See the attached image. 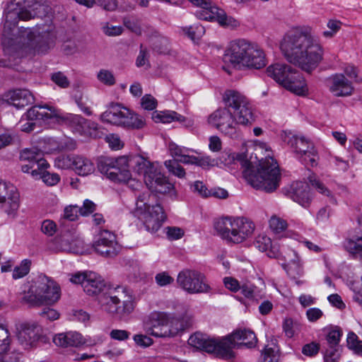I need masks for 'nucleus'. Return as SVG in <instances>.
I'll return each instance as SVG.
<instances>
[{
  "label": "nucleus",
  "mask_w": 362,
  "mask_h": 362,
  "mask_svg": "<svg viewBox=\"0 0 362 362\" xmlns=\"http://www.w3.org/2000/svg\"><path fill=\"white\" fill-rule=\"evenodd\" d=\"M47 11L48 8L41 2V0H14L7 4L3 14L1 37V46L5 56L13 55L20 42L25 43L27 41V43L34 47L40 27L19 28V40L14 31L20 20L28 21L35 17H42Z\"/></svg>",
  "instance_id": "obj_1"
},
{
  "label": "nucleus",
  "mask_w": 362,
  "mask_h": 362,
  "mask_svg": "<svg viewBox=\"0 0 362 362\" xmlns=\"http://www.w3.org/2000/svg\"><path fill=\"white\" fill-rule=\"evenodd\" d=\"M223 100L226 107L209 115L210 125L224 134L232 136L239 125L249 126L255 122L252 106L243 94L235 90H227Z\"/></svg>",
  "instance_id": "obj_2"
},
{
  "label": "nucleus",
  "mask_w": 362,
  "mask_h": 362,
  "mask_svg": "<svg viewBox=\"0 0 362 362\" xmlns=\"http://www.w3.org/2000/svg\"><path fill=\"white\" fill-rule=\"evenodd\" d=\"M286 60L305 71L315 69L322 59V49L310 35L300 32L287 34L280 45Z\"/></svg>",
  "instance_id": "obj_3"
},
{
  "label": "nucleus",
  "mask_w": 362,
  "mask_h": 362,
  "mask_svg": "<svg viewBox=\"0 0 362 362\" xmlns=\"http://www.w3.org/2000/svg\"><path fill=\"white\" fill-rule=\"evenodd\" d=\"M21 302L30 308L53 305L61 296L59 286L50 277L40 274L25 285Z\"/></svg>",
  "instance_id": "obj_4"
},
{
  "label": "nucleus",
  "mask_w": 362,
  "mask_h": 362,
  "mask_svg": "<svg viewBox=\"0 0 362 362\" xmlns=\"http://www.w3.org/2000/svg\"><path fill=\"white\" fill-rule=\"evenodd\" d=\"M242 165L244 177L254 188L270 193L279 186L281 173L276 161L272 157L262 159L256 170L247 160L243 161Z\"/></svg>",
  "instance_id": "obj_5"
},
{
  "label": "nucleus",
  "mask_w": 362,
  "mask_h": 362,
  "mask_svg": "<svg viewBox=\"0 0 362 362\" xmlns=\"http://www.w3.org/2000/svg\"><path fill=\"white\" fill-rule=\"evenodd\" d=\"M223 59L239 69H259L266 65L265 54L259 46L244 39L232 41L225 52Z\"/></svg>",
  "instance_id": "obj_6"
},
{
  "label": "nucleus",
  "mask_w": 362,
  "mask_h": 362,
  "mask_svg": "<svg viewBox=\"0 0 362 362\" xmlns=\"http://www.w3.org/2000/svg\"><path fill=\"white\" fill-rule=\"evenodd\" d=\"M101 309L119 319H124L134 310V304L128 290L122 286H109L98 296Z\"/></svg>",
  "instance_id": "obj_7"
},
{
  "label": "nucleus",
  "mask_w": 362,
  "mask_h": 362,
  "mask_svg": "<svg viewBox=\"0 0 362 362\" xmlns=\"http://www.w3.org/2000/svg\"><path fill=\"white\" fill-rule=\"evenodd\" d=\"M214 229L223 240L233 243H240L252 234L255 226L252 221L244 217H226L214 222Z\"/></svg>",
  "instance_id": "obj_8"
},
{
  "label": "nucleus",
  "mask_w": 362,
  "mask_h": 362,
  "mask_svg": "<svg viewBox=\"0 0 362 362\" xmlns=\"http://www.w3.org/2000/svg\"><path fill=\"white\" fill-rule=\"evenodd\" d=\"M267 74L289 91L305 95L308 93L305 81L301 74L290 65L276 63L267 68Z\"/></svg>",
  "instance_id": "obj_9"
},
{
  "label": "nucleus",
  "mask_w": 362,
  "mask_h": 362,
  "mask_svg": "<svg viewBox=\"0 0 362 362\" xmlns=\"http://www.w3.org/2000/svg\"><path fill=\"white\" fill-rule=\"evenodd\" d=\"M103 122L132 129H141L145 125V119L132 112L119 103H111L107 110L100 115Z\"/></svg>",
  "instance_id": "obj_10"
},
{
  "label": "nucleus",
  "mask_w": 362,
  "mask_h": 362,
  "mask_svg": "<svg viewBox=\"0 0 362 362\" xmlns=\"http://www.w3.org/2000/svg\"><path fill=\"white\" fill-rule=\"evenodd\" d=\"M56 123L69 126L73 132L81 136L97 138L100 136L98 123L87 119L79 115L63 113L57 109V113H52Z\"/></svg>",
  "instance_id": "obj_11"
},
{
  "label": "nucleus",
  "mask_w": 362,
  "mask_h": 362,
  "mask_svg": "<svg viewBox=\"0 0 362 362\" xmlns=\"http://www.w3.org/2000/svg\"><path fill=\"white\" fill-rule=\"evenodd\" d=\"M285 141L305 165L311 167L317 165L318 153L314 144L309 139L303 136L289 133L286 136Z\"/></svg>",
  "instance_id": "obj_12"
},
{
  "label": "nucleus",
  "mask_w": 362,
  "mask_h": 362,
  "mask_svg": "<svg viewBox=\"0 0 362 362\" xmlns=\"http://www.w3.org/2000/svg\"><path fill=\"white\" fill-rule=\"evenodd\" d=\"M179 287L189 294L206 293L211 291L206 276L196 269H185L176 279Z\"/></svg>",
  "instance_id": "obj_13"
},
{
  "label": "nucleus",
  "mask_w": 362,
  "mask_h": 362,
  "mask_svg": "<svg viewBox=\"0 0 362 362\" xmlns=\"http://www.w3.org/2000/svg\"><path fill=\"white\" fill-rule=\"evenodd\" d=\"M98 170L101 173L113 181L125 182L130 180L131 173L128 169V158L119 157L100 158L98 163Z\"/></svg>",
  "instance_id": "obj_14"
},
{
  "label": "nucleus",
  "mask_w": 362,
  "mask_h": 362,
  "mask_svg": "<svg viewBox=\"0 0 362 362\" xmlns=\"http://www.w3.org/2000/svg\"><path fill=\"white\" fill-rule=\"evenodd\" d=\"M188 344L198 349L215 354L223 358L230 355V341L223 339L221 340L210 339L206 334L200 332L191 335L188 339Z\"/></svg>",
  "instance_id": "obj_15"
},
{
  "label": "nucleus",
  "mask_w": 362,
  "mask_h": 362,
  "mask_svg": "<svg viewBox=\"0 0 362 362\" xmlns=\"http://www.w3.org/2000/svg\"><path fill=\"white\" fill-rule=\"evenodd\" d=\"M52 113H57V108L52 106L48 105L33 106L23 116L20 122L21 130L25 132L33 131L36 125L35 121L42 120L45 122L56 123L55 119L52 118Z\"/></svg>",
  "instance_id": "obj_16"
},
{
  "label": "nucleus",
  "mask_w": 362,
  "mask_h": 362,
  "mask_svg": "<svg viewBox=\"0 0 362 362\" xmlns=\"http://www.w3.org/2000/svg\"><path fill=\"white\" fill-rule=\"evenodd\" d=\"M168 149L174 158L172 160H177L184 164H194L202 168L214 166L215 163V160L209 156H189L190 149L180 146L173 142L169 144Z\"/></svg>",
  "instance_id": "obj_17"
},
{
  "label": "nucleus",
  "mask_w": 362,
  "mask_h": 362,
  "mask_svg": "<svg viewBox=\"0 0 362 362\" xmlns=\"http://www.w3.org/2000/svg\"><path fill=\"white\" fill-rule=\"evenodd\" d=\"M0 204L8 217L14 218L20 206V195L16 187L0 180Z\"/></svg>",
  "instance_id": "obj_18"
},
{
  "label": "nucleus",
  "mask_w": 362,
  "mask_h": 362,
  "mask_svg": "<svg viewBox=\"0 0 362 362\" xmlns=\"http://www.w3.org/2000/svg\"><path fill=\"white\" fill-rule=\"evenodd\" d=\"M17 337L25 347H31L36 342L45 341V336L41 325L35 322L21 323L18 328Z\"/></svg>",
  "instance_id": "obj_19"
},
{
  "label": "nucleus",
  "mask_w": 362,
  "mask_h": 362,
  "mask_svg": "<svg viewBox=\"0 0 362 362\" xmlns=\"http://www.w3.org/2000/svg\"><path fill=\"white\" fill-rule=\"evenodd\" d=\"M137 216L143 221L146 230L151 233H156L166 219V215L160 204L148 206Z\"/></svg>",
  "instance_id": "obj_20"
},
{
  "label": "nucleus",
  "mask_w": 362,
  "mask_h": 362,
  "mask_svg": "<svg viewBox=\"0 0 362 362\" xmlns=\"http://www.w3.org/2000/svg\"><path fill=\"white\" fill-rule=\"evenodd\" d=\"M223 339L228 340L230 342L229 345L230 355V356H225L226 359L232 358L235 356L233 349H239L243 346L251 349L255 347L257 342L255 334L247 329H238Z\"/></svg>",
  "instance_id": "obj_21"
},
{
  "label": "nucleus",
  "mask_w": 362,
  "mask_h": 362,
  "mask_svg": "<svg viewBox=\"0 0 362 362\" xmlns=\"http://www.w3.org/2000/svg\"><path fill=\"white\" fill-rule=\"evenodd\" d=\"M194 6L200 7L202 10L197 13L200 19L217 21L220 25H226V13L216 6H213L210 0H188Z\"/></svg>",
  "instance_id": "obj_22"
},
{
  "label": "nucleus",
  "mask_w": 362,
  "mask_h": 362,
  "mask_svg": "<svg viewBox=\"0 0 362 362\" xmlns=\"http://www.w3.org/2000/svg\"><path fill=\"white\" fill-rule=\"evenodd\" d=\"M93 247L102 256H115L117 253L116 236L112 232L103 230L95 238Z\"/></svg>",
  "instance_id": "obj_23"
},
{
  "label": "nucleus",
  "mask_w": 362,
  "mask_h": 362,
  "mask_svg": "<svg viewBox=\"0 0 362 362\" xmlns=\"http://www.w3.org/2000/svg\"><path fill=\"white\" fill-rule=\"evenodd\" d=\"M286 195L300 206L306 208L312 201V194L308 183L301 181L293 182L285 189Z\"/></svg>",
  "instance_id": "obj_24"
},
{
  "label": "nucleus",
  "mask_w": 362,
  "mask_h": 362,
  "mask_svg": "<svg viewBox=\"0 0 362 362\" xmlns=\"http://www.w3.org/2000/svg\"><path fill=\"white\" fill-rule=\"evenodd\" d=\"M43 154L37 147L25 148L20 152V160L25 161L33 165H36V169L30 171L33 177H37L39 175V170L46 169L49 164L47 161L43 158Z\"/></svg>",
  "instance_id": "obj_25"
},
{
  "label": "nucleus",
  "mask_w": 362,
  "mask_h": 362,
  "mask_svg": "<svg viewBox=\"0 0 362 362\" xmlns=\"http://www.w3.org/2000/svg\"><path fill=\"white\" fill-rule=\"evenodd\" d=\"M144 182L149 190L158 194H165L173 188L172 184L157 168L146 176Z\"/></svg>",
  "instance_id": "obj_26"
},
{
  "label": "nucleus",
  "mask_w": 362,
  "mask_h": 362,
  "mask_svg": "<svg viewBox=\"0 0 362 362\" xmlns=\"http://www.w3.org/2000/svg\"><path fill=\"white\" fill-rule=\"evenodd\" d=\"M166 320V328L170 332V337L176 336L180 332L185 330L192 325V317L184 313L179 315L164 313Z\"/></svg>",
  "instance_id": "obj_27"
},
{
  "label": "nucleus",
  "mask_w": 362,
  "mask_h": 362,
  "mask_svg": "<svg viewBox=\"0 0 362 362\" xmlns=\"http://www.w3.org/2000/svg\"><path fill=\"white\" fill-rule=\"evenodd\" d=\"M330 92L337 97L351 95L354 92L352 83L343 74H335L329 80Z\"/></svg>",
  "instance_id": "obj_28"
},
{
  "label": "nucleus",
  "mask_w": 362,
  "mask_h": 362,
  "mask_svg": "<svg viewBox=\"0 0 362 362\" xmlns=\"http://www.w3.org/2000/svg\"><path fill=\"white\" fill-rule=\"evenodd\" d=\"M56 35L52 26L40 28L37 31L34 48L39 53H45L54 44Z\"/></svg>",
  "instance_id": "obj_29"
},
{
  "label": "nucleus",
  "mask_w": 362,
  "mask_h": 362,
  "mask_svg": "<svg viewBox=\"0 0 362 362\" xmlns=\"http://www.w3.org/2000/svg\"><path fill=\"white\" fill-rule=\"evenodd\" d=\"M151 327L146 332L156 337H170L169 332L166 328V320L164 313H154L150 315Z\"/></svg>",
  "instance_id": "obj_30"
},
{
  "label": "nucleus",
  "mask_w": 362,
  "mask_h": 362,
  "mask_svg": "<svg viewBox=\"0 0 362 362\" xmlns=\"http://www.w3.org/2000/svg\"><path fill=\"white\" fill-rule=\"evenodd\" d=\"M105 284L104 279L98 274L89 272L88 279L83 282V291L89 296H98L104 291Z\"/></svg>",
  "instance_id": "obj_31"
},
{
  "label": "nucleus",
  "mask_w": 362,
  "mask_h": 362,
  "mask_svg": "<svg viewBox=\"0 0 362 362\" xmlns=\"http://www.w3.org/2000/svg\"><path fill=\"white\" fill-rule=\"evenodd\" d=\"M34 96L26 89H18L11 91L8 95L7 100L16 108H23L34 103Z\"/></svg>",
  "instance_id": "obj_32"
},
{
  "label": "nucleus",
  "mask_w": 362,
  "mask_h": 362,
  "mask_svg": "<svg viewBox=\"0 0 362 362\" xmlns=\"http://www.w3.org/2000/svg\"><path fill=\"white\" fill-rule=\"evenodd\" d=\"M53 342L58 346H79L85 344L83 336L76 332H69L56 334L53 337Z\"/></svg>",
  "instance_id": "obj_33"
},
{
  "label": "nucleus",
  "mask_w": 362,
  "mask_h": 362,
  "mask_svg": "<svg viewBox=\"0 0 362 362\" xmlns=\"http://www.w3.org/2000/svg\"><path fill=\"white\" fill-rule=\"evenodd\" d=\"M57 249L60 251L79 253V247L82 245L80 240L74 239L69 233H64L56 238Z\"/></svg>",
  "instance_id": "obj_34"
},
{
  "label": "nucleus",
  "mask_w": 362,
  "mask_h": 362,
  "mask_svg": "<svg viewBox=\"0 0 362 362\" xmlns=\"http://www.w3.org/2000/svg\"><path fill=\"white\" fill-rule=\"evenodd\" d=\"M129 166H133L139 174L143 175L144 180L147 175L156 168L153 163L139 155L134 156L130 160L128 159V168Z\"/></svg>",
  "instance_id": "obj_35"
},
{
  "label": "nucleus",
  "mask_w": 362,
  "mask_h": 362,
  "mask_svg": "<svg viewBox=\"0 0 362 362\" xmlns=\"http://www.w3.org/2000/svg\"><path fill=\"white\" fill-rule=\"evenodd\" d=\"M153 119L156 122L163 123H170L173 121H177L186 127H191L192 125V122L190 119H187L175 111L160 112L153 116Z\"/></svg>",
  "instance_id": "obj_36"
},
{
  "label": "nucleus",
  "mask_w": 362,
  "mask_h": 362,
  "mask_svg": "<svg viewBox=\"0 0 362 362\" xmlns=\"http://www.w3.org/2000/svg\"><path fill=\"white\" fill-rule=\"evenodd\" d=\"M73 170L79 175L86 176L94 172L93 163L88 158L76 156Z\"/></svg>",
  "instance_id": "obj_37"
},
{
  "label": "nucleus",
  "mask_w": 362,
  "mask_h": 362,
  "mask_svg": "<svg viewBox=\"0 0 362 362\" xmlns=\"http://www.w3.org/2000/svg\"><path fill=\"white\" fill-rule=\"evenodd\" d=\"M284 269L288 275L293 279H296L303 274V268L300 257L293 252V258L288 263L283 264Z\"/></svg>",
  "instance_id": "obj_38"
},
{
  "label": "nucleus",
  "mask_w": 362,
  "mask_h": 362,
  "mask_svg": "<svg viewBox=\"0 0 362 362\" xmlns=\"http://www.w3.org/2000/svg\"><path fill=\"white\" fill-rule=\"evenodd\" d=\"M344 247L354 258L362 259V238L346 239Z\"/></svg>",
  "instance_id": "obj_39"
},
{
  "label": "nucleus",
  "mask_w": 362,
  "mask_h": 362,
  "mask_svg": "<svg viewBox=\"0 0 362 362\" xmlns=\"http://www.w3.org/2000/svg\"><path fill=\"white\" fill-rule=\"evenodd\" d=\"M152 49L160 54H170L171 49L169 40L165 37H157L153 39Z\"/></svg>",
  "instance_id": "obj_40"
},
{
  "label": "nucleus",
  "mask_w": 362,
  "mask_h": 362,
  "mask_svg": "<svg viewBox=\"0 0 362 362\" xmlns=\"http://www.w3.org/2000/svg\"><path fill=\"white\" fill-rule=\"evenodd\" d=\"M341 336L342 331L339 327L332 329L326 335L327 347L341 348L339 341Z\"/></svg>",
  "instance_id": "obj_41"
},
{
  "label": "nucleus",
  "mask_w": 362,
  "mask_h": 362,
  "mask_svg": "<svg viewBox=\"0 0 362 362\" xmlns=\"http://www.w3.org/2000/svg\"><path fill=\"white\" fill-rule=\"evenodd\" d=\"M269 227L274 233L278 234L284 231L288 224L284 219L274 215L269 219Z\"/></svg>",
  "instance_id": "obj_42"
},
{
  "label": "nucleus",
  "mask_w": 362,
  "mask_h": 362,
  "mask_svg": "<svg viewBox=\"0 0 362 362\" xmlns=\"http://www.w3.org/2000/svg\"><path fill=\"white\" fill-rule=\"evenodd\" d=\"M341 355V348L326 347L323 351L324 362H339Z\"/></svg>",
  "instance_id": "obj_43"
},
{
  "label": "nucleus",
  "mask_w": 362,
  "mask_h": 362,
  "mask_svg": "<svg viewBox=\"0 0 362 362\" xmlns=\"http://www.w3.org/2000/svg\"><path fill=\"white\" fill-rule=\"evenodd\" d=\"M347 346L354 350L356 354L362 356V341L358 340L357 335L354 332H349L346 339Z\"/></svg>",
  "instance_id": "obj_44"
},
{
  "label": "nucleus",
  "mask_w": 362,
  "mask_h": 362,
  "mask_svg": "<svg viewBox=\"0 0 362 362\" xmlns=\"http://www.w3.org/2000/svg\"><path fill=\"white\" fill-rule=\"evenodd\" d=\"M75 155H61L55 159V165L62 169H73L75 162Z\"/></svg>",
  "instance_id": "obj_45"
},
{
  "label": "nucleus",
  "mask_w": 362,
  "mask_h": 362,
  "mask_svg": "<svg viewBox=\"0 0 362 362\" xmlns=\"http://www.w3.org/2000/svg\"><path fill=\"white\" fill-rule=\"evenodd\" d=\"M150 194L146 192L139 193L136 196V215L146 210L148 206H151L148 204V199H150Z\"/></svg>",
  "instance_id": "obj_46"
},
{
  "label": "nucleus",
  "mask_w": 362,
  "mask_h": 362,
  "mask_svg": "<svg viewBox=\"0 0 362 362\" xmlns=\"http://www.w3.org/2000/svg\"><path fill=\"white\" fill-rule=\"evenodd\" d=\"M179 163L177 160H165L164 164L170 173L182 178L185 177V171Z\"/></svg>",
  "instance_id": "obj_47"
},
{
  "label": "nucleus",
  "mask_w": 362,
  "mask_h": 362,
  "mask_svg": "<svg viewBox=\"0 0 362 362\" xmlns=\"http://www.w3.org/2000/svg\"><path fill=\"white\" fill-rule=\"evenodd\" d=\"M31 262L28 259H24L21 262V264L16 267L13 271V278L18 279L23 278L29 273L30 269Z\"/></svg>",
  "instance_id": "obj_48"
},
{
  "label": "nucleus",
  "mask_w": 362,
  "mask_h": 362,
  "mask_svg": "<svg viewBox=\"0 0 362 362\" xmlns=\"http://www.w3.org/2000/svg\"><path fill=\"white\" fill-rule=\"evenodd\" d=\"M279 356L273 348L265 347L262 351L258 362H278Z\"/></svg>",
  "instance_id": "obj_49"
},
{
  "label": "nucleus",
  "mask_w": 362,
  "mask_h": 362,
  "mask_svg": "<svg viewBox=\"0 0 362 362\" xmlns=\"http://www.w3.org/2000/svg\"><path fill=\"white\" fill-rule=\"evenodd\" d=\"M308 181L310 185L316 189L317 192L322 194H324L327 197L331 196V192L326 187V186L321 182L316 177L315 175L313 174L309 175Z\"/></svg>",
  "instance_id": "obj_50"
},
{
  "label": "nucleus",
  "mask_w": 362,
  "mask_h": 362,
  "mask_svg": "<svg viewBox=\"0 0 362 362\" xmlns=\"http://www.w3.org/2000/svg\"><path fill=\"white\" fill-rule=\"evenodd\" d=\"M45 170L46 169L39 170L40 173L38 176L48 185L52 186L57 184L60 180L59 175L57 173H50Z\"/></svg>",
  "instance_id": "obj_51"
},
{
  "label": "nucleus",
  "mask_w": 362,
  "mask_h": 362,
  "mask_svg": "<svg viewBox=\"0 0 362 362\" xmlns=\"http://www.w3.org/2000/svg\"><path fill=\"white\" fill-rule=\"evenodd\" d=\"M183 30L192 40L199 39L204 33V26L199 24H195L189 28H185Z\"/></svg>",
  "instance_id": "obj_52"
},
{
  "label": "nucleus",
  "mask_w": 362,
  "mask_h": 362,
  "mask_svg": "<svg viewBox=\"0 0 362 362\" xmlns=\"http://www.w3.org/2000/svg\"><path fill=\"white\" fill-rule=\"evenodd\" d=\"M298 323L294 322L291 318H286L283 323V329L286 335L291 338L294 336L296 331L298 330Z\"/></svg>",
  "instance_id": "obj_53"
},
{
  "label": "nucleus",
  "mask_w": 362,
  "mask_h": 362,
  "mask_svg": "<svg viewBox=\"0 0 362 362\" xmlns=\"http://www.w3.org/2000/svg\"><path fill=\"white\" fill-rule=\"evenodd\" d=\"M254 245L261 252H266L272 246V240L266 235H258Z\"/></svg>",
  "instance_id": "obj_54"
},
{
  "label": "nucleus",
  "mask_w": 362,
  "mask_h": 362,
  "mask_svg": "<svg viewBox=\"0 0 362 362\" xmlns=\"http://www.w3.org/2000/svg\"><path fill=\"white\" fill-rule=\"evenodd\" d=\"M148 58H149V52H148L147 48L144 47L143 45H141L140 47L139 54L136 60V65L138 67H141L145 65H146L147 66L149 67L150 64H149Z\"/></svg>",
  "instance_id": "obj_55"
},
{
  "label": "nucleus",
  "mask_w": 362,
  "mask_h": 362,
  "mask_svg": "<svg viewBox=\"0 0 362 362\" xmlns=\"http://www.w3.org/2000/svg\"><path fill=\"white\" fill-rule=\"evenodd\" d=\"M98 79L107 86H112L115 83V78L111 71L100 70L98 74Z\"/></svg>",
  "instance_id": "obj_56"
},
{
  "label": "nucleus",
  "mask_w": 362,
  "mask_h": 362,
  "mask_svg": "<svg viewBox=\"0 0 362 362\" xmlns=\"http://www.w3.org/2000/svg\"><path fill=\"white\" fill-rule=\"evenodd\" d=\"M57 224L52 220L46 219L41 223V231L48 236H52L57 232Z\"/></svg>",
  "instance_id": "obj_57"
},
{
  "label": "nucleus",
  "mask_w": 362,
  "mask_h": 362,
  "mask_svg": "<svg viewBox=\"0 0 362 362\" xmlns=\"http://www.w3.org/2000/svg\"><path fill=\"white\" fill-rule=\"evenodd\" d=\"M78 214H79V208L76 205H70L65 207L63 218L66 220L74 221L78 218Z\"/></svg>",
  "instance_id": "obj_58"
},
{
  "label": "nucleus",
  "mask_w": 362,
  "mask_h": 362,
  "mask_svg": "<svg viewBox=\"0 0 362 362\" xmlns=\"http://www.w3.org/2000/svg\"><path fill=\"white\" fill-rule=\"evenodd\" d=\"M319 351L320 344L314 341L305 344L302 348V353L310 357L317 355Z\"/></svg>",
  "instance_id": "obj_59"
},
{
  "label": "nucleus",
  "mask_w": 362,
  "mask_h": 362,
  "mask_svg": "<svg viewBox=\"0 0 362 362\" xmlns=\"http://www.w3.org/2000/svg\"><path fill=\"white\" fill-rule=\"evenodd\" d=\"M79 208V214L86 216L96 210V204L89 199H85L83 206Z\"/></svg>",
  "instance_id": "obj_60"
},
{
  "label": "nucleus",
  "mask_w": 362,
  "mask_h": 362,
  "mask_svg": "<svg viewBox=\"0 0 362 362\" xmlns=\"http://www.w3.org/2000/svg\"><path fill=\"white\" fill-rule=\"evenodd\" d=\"M191 189L194 192L198 193L199 195L204 198L210 197V189H208L202 182H194V184L191 186Z\"/></svg>",
  "instance_id": "obj_61"
},
{
  "label": "nucleus",
  "mask_w": 362,
  "mask_h": 362,
  "mask_svg": "<svg viewBox=\"0 0 362 362\" xmlns=\"http://www.w3.org/2000/svg\"><path fill=\"white\" fill-rule=\"evenodd\" d=\"M155 281L158 286H165L171 284L174 281V279L168 273L163 272L156 275Z\"/></svg>",
  "instance_id": "obj_62"
},
{
  "label": "nucleus",
  "mask_w": 362,
  "mask_h": 362,
  "mask_svg": "<svg viewBox=\"0 0 362 362\" xmlns=\"http://www.w3.org/2000/svg\"><path fill=\"white\" fill-rule=\"evenodd\" d=\"M141 106L147 110H153L157 106V100L151 95L146 94L141 98Z\"/></svg>",
  "instance_id": "obj_63"
},
{
  "label": "nucleus",
  "mask_w": 362,
  "mask_h": 362,
  "mask_svg": "<svg viewBox=\"0 0 362 362\" xmlns=\"http://www.w3.org/2000/svg\"><path fill=\"white\" fill-rule=\"evenodd\" d=\"M133 339L138 346L142 347L150 346L153 342L151 338L141 334H135L133 337Z\"/></svg>",
  "instance_id": "obj_64"
}]
</instances>
